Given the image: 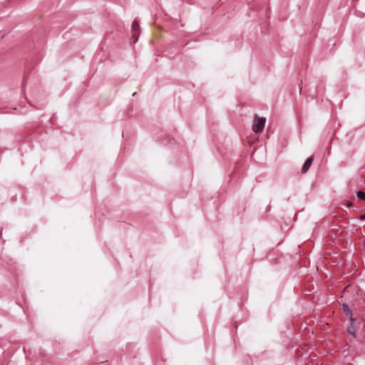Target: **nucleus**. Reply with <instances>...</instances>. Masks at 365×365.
Here are the masks:
<instances>
[{
	"mask_svg": "<svg viewBox=\"0 0 365 365\" xmlns=\"http://www.w3.org/2000/svg\"><path fill=\"white\" fill-rule=\"evenodd\" d=\"M347 331L348 333L351 335L353 337L355 336V334H354V322H351V325L349 327H348L347 329Z\"/></svg>",
	"mask_w": 365,
	"mask_h": 365,
	"instance_id": "nucleus-5",
	"label": "nucleus"
},
{
	"mask_svg": "<svg viewBox=\"0 0 365 365\" xmlns=\"http://www.w3.org/2000/svg\"><path fill=\"white\" fill-rule=\"evenodd\" d=\"M313 160H314V156H310L305 160L304 163L302 165V170H301L302 173H305L308 171Z\"/></svg>",
	"mask_w": 365,
	"mask_h": 365,
	"instance_id": "nucleus-4",
	"label": "nucleus"
},
{
	"mask_svg": "<svg viewBox=\"0 0 365 365\" xmlns=\"http://www.w3.org/2000/svg\"><path fill=\"white\" fill-rule=\"evenodd\" d=\"M361 220H364L365 219V214L361 215V217H360Z\"/></svg>",
	"mask_w": 365,
	"mask_h": 365,
	"instance_id": "nucleus-8",
	"label": "nucleus"
},
{
	"mask_svg": "<svg viewBox=\"0 0 365 365\" xmlns=\"http://www.w3.org/2000/svg\"><path fill=\"white\" fill-rule=\"evenodd\" d=\"M302 83V81H301V83L299 84V92L300 93L302 91V86H301Z\"/></svg>",
	"mask_w": 365,
	"mask_h": 365,
	"instance_id": "nucleus-7",
	"label": "nucleus"
},
{
	"mask_svg": "<svg viewBox=\"0 0 365 365\" xmlns=\"http://www.w3.org/2000/svg\"><path fill=\"white\" fill-rule=\"evenodd\" d=\"M266 122V118L263 117H259L256 115L254 119V122L252 124V130L257 133L262 131L264 129V125Z\"/></svg>",
	"mask_w": 365,
	"mask_h": 365,
	"instance_id": "nucleus-1",
	"label": "nucleus"
},
{
	"mask_svg": "<svg viewBox=\"0 0 365 365\" xmlns=\"http://www.w3.org/2000/svg\"><path fill=\"white\" fill-rule=\"evenodd\" d=\"M356 195L359 199L365 200V192H364L359 190L357 192Z\"/></svg>",
	"mask_w": 365,
	"mask_h": 365,
	"instance_id": "nucleus-6",
	"label": "nucleus"
},
{
	"mask_svg": "<svg viewBox=\"0 0 365 365\" xmlns=\"http://www.w3.org/2000/svg\"><path fill=\"white\" fill-rule=\"evenodd\" d=\"M341 307L345 315L349 317L350 322H354L356 319L352 317V312L349 306L346 304H343Z\"/></svg>",
	"mask_w": 365,
	"mask_h": 365,
	"instance_id": "nucleus-3",
	"label": "nucleus"
},
{
	"mask_svg": "<svg viewBox=\"0 0 365 365\" xmlns=\"http://www.w3.org/2000/svg\"><path fill=\"white\" fill-rule=\"evenodd\" d=\"M132 31H133V38H134V41L136 42L140 34V26L138 21L135 19L132 24Z\"/></svg>",
	"mask_w": 365,
	"mask_h": 365,
	"instance_id": "nucleus-2",
	"label": "nucleus"
}]
</instances>
